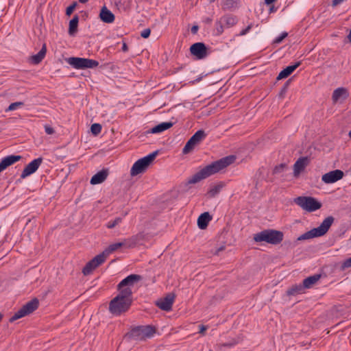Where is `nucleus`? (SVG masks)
Returning a JSON list of instances; mask_svg holds the SVG:
<instances>
[{
	"label": "nucleus",
	"mask_w": 351,
	"mask_h": 351,
	"mask_svg": "<svg viewBox=\"0 0 351 351\" xmlns=\"http://www.w3.org/2000/svg\"><path fill=\"white\" fill-rule=\"evenodd\" d=\"M289 81H287L283 86V87L282 88V90H281V94L284 93L286 92L287 90V86L289 85Z\"/></svg>",
	"instance_id": "obj_46"
},
{
	"label": "nucleus",
	"mask_w": 351,
	"mask_h": 351,
	"mask_svg": "<svg viewBox=\"0 0 351 351\" xmlns=\"http://www.w3.org/2000/svg\"><path fill=\"white\" fill-rule=\"evenodd\" d=\"M143 279V277L138 274H130L123 279L117 285V290L121 291L125 289L132 290L131 287L135 283L138 282Z\"/></svg>",
	"instance_id": "obj_11"
},
{
	"label": "nucleus",
	"mask_w": 351,
	"mask_h": 351,
	"mask_svg": "<svg viewBox=\"0 0 351 351\" xmlns=\"http://www.w3.org/2000/svg\"><path fill=\"white\" fill-rule=\"evenodd\" d=\"M206 137V134L203 130H197L186 142L182 149V153L184 154L190 153L195 147L199 145Z\"/></svg>",
	"instance_id": "obj_10"
},
{
	"label": "nucleus",
	"mask_w": 351,
	"mask_h": 351,
	"mask_svg": "<svg viewBox=\"0 0 351 351\" xmlns=\"http://www.w3.org/2000/svg\"><path fill=\"white\" fill-rule=\"evenodd\" d=\"M223 249H224V247H220V248L218 250V251H221V250H223Z\"/></svg>",
	"instance_id": "obj_51"
},
{
	"label": "nucleus",
	"mask_w": 351,
	"mask_h": 351,
	"mask_svg": "<svg viewBox=\"0 0 351 351\" xmlns=\"http://www.w3.org/2000/svg\"><path fill=\"white\" fill-rule=\"evenodd\" d=\"M88 0H79V1L81 3H86L88 2Z\"/></svg>",
	"instance_id": "obj_50"
},
{
	"label": "nucleus",
	"mask_w": 351,
	"mask_h": 351,
	"mask_svg": "<svg viewBox=\"0 0 351 351\" xmlns=\"http://www.w3.org/2000/svg\"><path fill=\"white\" fill-rule=\"evenodd\" d=\"M99 19L101 21L106 23H112L114 21V14L108 10L105 5L103 6L100 10Z\"/></svg>",
	"instance_id": "obj_20"
},
{
	"label": "nucleus",
	"mask_w": 351,
	"mask_h": 351,
	"mask_svg": "<svg viewBox=\"0 0 351 351\" xmlns=\"http://www.w3.org/2000/svg\"><path fill=\"white\" fill-rule=\"evenodd\" d=\"M221 6L223 10H232L237 7V2L236 0H222Z\"/></svg>",
	"instance_id": "obj_33"
},
{
	"label": "nucleus",
	"mask_w": 351,
	"mask_h": 351,
	"mask_svg": "<svg viewBox=\"0 0 351 351\" xmlns=\"http://www.w3.org/2000/svg\"><path fill=\"white\" fill-rule=\"evenodd\" d=\"M282 232L273 229L264 230L254 235V240L256 242L265 241L272 245H278L283 240Z\"/></svg>",
	"instance_id": "obj_3"
},
{
	"label": "nucleus",
	"mask_w": 351,
	"mask_h": 351,
	"mask_svg": "<svg viewBox=\"0 0 351 351\" xmlns=\"http://www.w3.org/2000/svg\"><path fill=\"white\" fill-rule=\"evenodd\" d=\"M238 22V19L236 16L232 14H226L220 18V19L215 23V29L217 35H221L224 30V28H230L235 25Z\"/></svg>",
	"instance_id": "obj_9"
},
{
	"label": "nucleus",
	"mask_w": 351,
	"mask_h": 351,
	"mask_svg": "<svg viewBox=\"0 0 351 351\" xmlns=\"http://www.w3.org/2000/svg\"><path fill=\"white\" fill-rule=\"evenodd\" d=\"M173 125V123L169 121V122H162L152 128L148 132L152 134H157L162 132L170 128H171Z\"/></svg>",
	"instance_id": "obj_25"
},
{
	"label": "nucleus",
	"mask_w": 351,
	"mask_h": 351,
	"mask_svg": "<svg viewBox=\"0 0 351 351\" xmlns=\"http://www.w3.org/2000/svg\"><path fill=\"white\" fill-rule=\"evenodd\" d=\"M235 159L236 157L234 156L230 155L213 162L211 164L206 165L189 178L187 182L188 184H196L201 180L219 172L232 164L235 161Z\"/></svg>",
	"instance_id": "obj_1"
},
{
	"label": "nucleus",
	"mask_w": 351,
	"mask_h": 351,
	"mask_svg": "<svg viewBox=\"0 0 351 351\" xmlns=\"http://www.w3.org/2000/svg\"><path fill=\"white\" fill-rule=\"evenodd\" d=\"M122 51L123 52H126V51H128V45H127V44L125 43H123Z\"/></svg>",
	"instance_id": "obj_47"
},
{
	"label": "nucleus",
	"mask_w": 351,
	"mask_h": 351,
	"mask_svg": "<svg viewBox=\"0 0 351 351\" xmlns=\"http://www.w3.org/2000/svg\"><path fill=\"white\" fill-rule=\"evenodd\" d=\"M124 245L123 242L115 243L110 245L102 253L100 254L104 255V258L106 260V257L113 252L118 250L119 247Z\"/></svg>",
	"instance_id": "obj_29"
},
{
	"label": "nucleus",
	"mask_w": 351,
	"mask_h": 351,
	"mask_svg": "<svg viewBox=\"0 0 351 351\" xmlns=\"http://www.w3.org/2000/svg\"><path fill=\"white\" fill-rule=\"evenodd\" d=\"M23 106H24V103L22 101H16V102L12 103L11 104H10L8 108L7 109H5V112L15 110L18 108L22 107Z\"/></svg>",
	"instance_id": "obj_36"
},
{
	"label": "nucleus",
	"mask_w": 351,
	"mask_h": 351,
	"mask_svg": "<svg viewBox=\"0 0 351 351\" xmlns=\"http://www.w3.org/2000/svg\"><path fill=\"white\" fill-rule=\"evenodd\" d=\"M223 187V185L221 184H216L214 186H212L210 189L207 192V195L208 197L212 198L215 197L217 194L219 193L221 189Z\"/></svg>",
	"instance_id": "obj_32"
},
{
	"label": "nucleus",
	"mask_w": 351,
	"mask_h": 351,
	"mask_svg": "<svg viewBox=\"0 0 351 351\" xmlns=\"http://www.w3.org/2000/svg\"><path fill=\"white\" fill-rule=\"evenodd\" d=\"M191 53L197 59L202 60L208 56V49L204 43H195L190 47Z\"/></svg>",
	"instance_id": "obj_12"
},
{
	"label": "nucleus",
	"mask_w": 351,
	"mask_h": 351,
	"mask_svg": "<svg viewBox=\"0 0 351 351\" xmlns=\"http://www.w3.org/2000/svg\"><path fill=\"white\" fill-rule=\"evenodd\" d=\"M276 0H265V3L267 4V5H270L271 3H273L274 2H275Z\"/></svg>",
	"instance_id": "obj_48"
},
{
	"label": "nucleus",
	"mask_w": 351,
	"mask_h": 351,
	"mask_svg": "<svg viewBox=\"0 0 351 351\" xmlns=\"http://www.w3.org/2000/svg\"><path fill=\"white\" fill-rule=\"evenodd\" d=\"M45 131L47 134L51 135L55 133L54 129L49 125H45Z\"/></svg>",
	"instance_id": "obj_42"
},
{
	"label": "nucleus",
	"mask_w": 351,
	"mask_h": 351,
	"mask_svg": "<svg viewBox=\"0 0 351 351\" xmlns=\"http://www.w3.org/2000/svg\"><path fill=\"white\" fill-rule=\"evenodd\" d=\"M76 5H77V3L76 2H73L71 5L67 7L66 10V14L67 16H70L73 13V12L75 10Z\"/></svg>",
	"instance_id": "obj_38"
},
{
	"label": "nucleus",
	"mask_w": 351,
	"mask_h": 351,
	"mask_svg": "<svg viewBox=\"0 0 351 351\" xmlns=\"http://www.w3.org/2000/svg\"><path fill=\"white\" fill-rule=\"evenodd\" d=\"M39 305V301L37 298H34L24 304L19 309L10 319V322H13L21 317L28 315L36 311Z\"/></svg>",
	"instance_id": "obj_8"
},
{
	"label": "nucleus",
	"mask_w": 351,
	"mask_h": 351,
	"mask_svg": "<svg viewBox=\"0 0 351 351\" xmlns=\"http://www.w3.org/2000/svg\"><path fill=\"white\" fill-rule=\"evenodd\" d=\"M208 327L204 325H200L199 326V332L202 335L204 334V332L207 330Z\"/></svg>",
	"instance_id": "obj_44"
},
{
	"label": "nucleus",
	"mask_w": 351,
	"mask_h": 351,
	"mask_svg": "<svg viewBox=\"0 0 351 351\" xmlns=\"http://www.w3.org/2000/svg\"><path fill=\"white\" fill-rule=\"evenodd\" d=\"M19 155H9L2 158L0 162V173L6 169L8 167L12 165L21 159Z\"/></svg>",
	"instance_id": "obj_17"
},
{
	"label": "nucleus",
	"mask_w": 351,
	"mask_h": 351,
	"mask_svg": "<svg viewBox=\"0 0 351 351\" xmlns=\"http://www.w3.org/2000/svg\"><path fill=\"white\" fill-rule=\"evenodd\" d=\"M252 27H253L252 23L249 24L245 29H242L240 32V33L238 34V36H242L247 34L250 31V29L252 28Z\"/></svg>",
	"instance_id": "obj_40"
},
{
	"label": "nucleus",
	"mask_w": 351,
	"mask_h": 351,
	"mask_svg": "<svg viewBox=\"0 0 351 351\" xmlns=\"http://www.w3.org/2000/svg\"><path fill=\"white\" fill-rule=\"evenodd\" d=\"M301 62H297L293 65L287 66L282 70L277 77V80H280L289 77L300 65Z\"/></svg>",
	"instance_id": "obj_22"
},
{
	"label": "nucleus",
	"mask_w": 351,
	"mask_h": 351,
	"mask_svg": "<svg viewBox=\"0 0 351 351\" xmlns=\"http://www.w3.org/2000/svg\"><path fill=\"white\" fill-rule=\"evenodd\" d=\"M343 175L344 173L341 170L336 169L324 174L322 180L326 184H331L341 180Z\"/></svg>",
	"instance_id": "obj_16"
},
{
	"label": "nucleus",
	"mask_w": 351,
	"mask_h": 351,
	"mask_svg": "<svg viewBox=\"0 0 351 351\" xmlns=\"http://www.w3.org/2000/svg\"><path fill=\"white\" fill-rule=\"evenodd\" d=\"M47 53L46 44H44L40 51L30 57V62L34 64H38L45 57Z\"/></svg>",
	"instance_id": "obj_24"
},
{
	"label": "nucleus",
	"mask_w": 351,
	"mask_h": 351,
	"mask_svg": "<svg viewBox=\"0 0 351 351\" xmlns=\"http://www.w3.org/2000/svg\"><path fill=\"white\" fill-rule=\"evenodd\" d=\"M288 34L287 32H282L280 36L276 37L274 40V43H280L287 36Z\"/></svg>",
	"instance_id": "obj_39"
},
{
	"label": "nucleus",
	"mask_w": 351,
	"mask_h": 351,
	"mask_svg": "<svg viewBox=\"0 0 351 351\" xmlns=\"http://www.w3.org/2000/svg\"><path fill=\"white\" fill-rule=\"evenodd\" d=\"M335 218L332 216H328L324 219L320 226L315 228L319 237L324 235L333 223Z\"/></svg>",
	"instance_id": "obj_18"
},
{
	"label": "nucleus",
	"mask_w": 351,
	"mask_h": 351,
	"mask_svg": "<svg viewBox=\"0 0 351 351\" xmlns=\"http://www.w3.org/2000/svg\"><path fill=\"white\" fill-rule=\"evenodd\" d=\"M320 277L321 276L319 274H315L304 279L302 285L304 289H309L312 287L313 285H314L319 280Z\"/></svg>",
	"instance_id": "obj_28"
},
{
	"label": "nucleus",
	"mask_w": 351,
	"mask_h": 351,
	"mask_svg": "<svg viewBox=\"0 0 351 351\" xmlns=\"http://www.w3.org/2000/svg\"><path fill=\"white\" fill-rule=\"evenodd\" d=\"M79 17L75 14L69 21L68 33L70 36H74L77 32Z\"/></svg>",
	"instance_id": "obj_27"
},
{
	"label": "nucleus",
	"mask_w": 351,
	"mask_h": 351,
	"mask_svg": "<svg viewBox=\"0 0 351 351\" xmlns=\"http://www.w3.org/2000/svg\"><path fill=\"white\" fill-rule=\"evenodd\" d=\"M157 154L158 152L156 151L136 161L131 168V176H135L145 171Z\"/></svg>",
	"instance_id": "obj_5"
},
{
	"label": "nucleus",
	"mask_w": 351,
	"mask_h": 351,
	"mask_svg": "<svg viewBox=\"0 0 351 351\" xmlns=\"http://www.w3.org/2000/svg\"><path fill=\"white\" fill-rule=\"evenodd\" d=\"M174 299V294L169 293L164 298L156 301V305L162 311H169L172 308Z\"/></svg>",
	"instance_id": "obj_15"
},
{
	"label": "nucleus",
	"mask_w": 351,
	"mask_h": 351,
	"mask_svg": "<svg viewBox=\"0 0 351 351\" xmlns=\"http://www.w3.org/2000/svg\"><path fill=\"white\" fill-rule=\"evenodd\" d=\"M348 267H351V257L344 261L341 266L342 270Z\"/></svg>",
	"instance_id": "obj_41"
},
{
	"label": "nucleus",
	"mask_w": 351,
	"mask_h": 351,
	"mask_svg": "<svg viewBox=\"0 0 351 351\" xmlns=\"http://www.w3.org/2000/svg\"><path fill=\"white\" fill-rule=\"evenodd\" d=\"M156 332V328L152 326H138L132 328L126 337L132 340L143 341L152 337Z\"/></svg>",
	"instance_id": "obj_4"
},
{
	"label": "nucleus",
	"mask_w": 351,
	"mask_h": 351,
	"mask_svg": "<svg viewBox=\"0 0 351 351\" xmlns=\"http://www.w3.org/2000/svg\"><path fill=\"white\" fill-rule=\"evenodd\" d=\"M350 138H351V130L349 132V134H348Z\"/></svg>",
	"instance_id": "obj_52"
},
{
	"label": "nucleus",
	"mask_w": 351,
	"mask_h": 351,
	"mask_svg": "<svg viewBox=\"0 0 351 351\" xmlns=\"http://www.w3.org/2000/svg\"><path fill=\"white\" fill-rule=\"evenodd\" d=\"M105 261L103 254H99L95 256L92 260L88 261L82 269V273L84 276H88L98 266L101 265Z\"/></svg>",
	"instance_id": "obj_13"
},
{
	"label": "nucleus",
	"mask_w": 351,
	"mask_h": 351,
	"mask_svg": "<svg viewBox=\"0 0 351 351\" xmlns=\"http://www.w3.org/2000/svg\"><path fill=\"white\" fill-rule=\"evenodd\" d=\"M198 29H199V27L197 25H193L192 27H191V33L193 34H197V31H198Z\"/></svg>",
	"instance_id": "obj_45"
},
{
	"label": "nucleus",
	"mask_w": 351,
	"mask_h": 351,
	"mask_svg": "<svg viewBox=\"0 0 351 351\" xmlns=\"http://www.w3.org/2000/svg\"><path fill=\"white\" fill-rule=\"evenodd\" d=\"M309 161L310 160L307 156L298 158L293 165L294 176H298L302 171H303L308 165Z\"/></svg>",
	"instance_id": "obj_19"
},
{
	"label": "nucleus",
	"mask_w": 351,
	"mask_h": 351,
	"mask_svg": "<svg viewBox=\"0 0 351 351\" xmlns=\"http://www.w3.org/2000/svg\"><path fill=\"white\" fill-rule=\"evenodd\" d=\"M294 203L307 212H313L322 207V204L315 197L299 196L294 199Z\"/></svg>",
	"instance_id": "obj_6"
},
{
	"label": "nucleus",
	"mask_w": 351,
	"mask_h": 351,
	"mask_svg": "<svg viewBox=\"0 0 351 351\" xmlns=\"http://www.w3.org/2000/svg\"><path fill=\"white\" fill-rule=\"evenodd\" d=\"M150 33H151V30L149 28H147V29H143L141 33V36L144 38H147L150 35Z\"/></svg>",
	"instance_id": "obj_43"
},
{
	"label": "nucleus",
	"mask_w": 351,
	"mask_h": 351,
	"mask_svg": "<svg viewBox=\"0 0 351 351\" xmlns=\"http://www.w3.org/2000/svg\"><path fill=\"white\" fill-rule=\"evenodd\" d=\"M287 169V165L285 163H281L274 167L273 170L274 174H280L284 172Z\"/></svg>",
	"instance_id": "obj_34"
},
{
	"label": "nucleus",
	"mask_w": 351,
	"mask_h": 351,
	"mask_svg": "<svg viewBox=\"0 0 351 351\" xmlns=\"http://www.w3.org/2000/svg\"><path fill=\"white\" fill-rule=\"evenodd\" d=\"M348 38L349 41L351 43V29H350V32L349 34L348 35Z\"/></svg>",
	"instance_id": "obj_49"
},
{
	"label": "nucleus",
	"mask_w": 351,
	"mask_h": 351,
	"mask_svg": "<svg viewBox=\"0 0 351 351\" xmlns=\"http://www.w3.org/2000/svg\"><path fill=\"white\" fill-rule=\"evenodd\" d=\"M304 289V287L302 284L295 285L287 291V294L288 295H295L297 294L302 293Z\"/></svg>",
	"instance_id": "obj_31"
},
{
	"label": "nucleus",
	"mask_w": 351,
	"mask_h": 351,
	"mask_svg": "<svg viewBox=\"0 0 351 351\" xmlns=\"http://www.w3.org/2000/svg\"><path fill=\"white\" fill-rule=\"evenodd\" d=\"M43 162V158L40 157L30 162L23 170L21 178L25 179L27 176L35 173Z\"/></svg>",
	"instance_id": "obj_14"
},
{
	"label": "nucleus",
	"mask_w": 351,
	"mask_h": 351,
	"mask_svg": "<svg viewBox=\"0 0 351 351\" xmlns=\"http://www.w3.org/2000/svg\"><path fill=\"white\" fill-rule=\"evenodd\" d=\"M348 96V91L344 88H338L335 89L332 95L333 102H337L341 98L346 99Z\"/></svg>",
	"instance_id": "obj_26"
},
{
	"label": "nucleus",
	"mask_w": 351,
	"mask_h": 351,
	"mask_svg": "<svg viewBox=\"0 0 351 351\" xmlns=\"http://www.w3.org/2000/svg\"><path fill=\"white\" fill-rule=\"evenodd\" d=\"M108 176V169H103L95 173L90 179V183L93 185L102 183Z\"/></svg>",
	"instance_id": "obj_21"
},
{
	"label": "nucleus",
	"mask_w": 351,
	"mask_h": 351,
	"mask_svg": "<svg viewBox=\"0 0 351 351\" xmlns=\"http://www.w3.org/2000/svg\"><path fill=\"white\" fill-rule=\"evenodd\" d=\"M132 300V291L125 289L110 302L109 311L114 315H120L128 311Z\"/></svg>",
	"instance_id": "obj_2"
},
{
	"label": "nucleus",
	"mask_w": 351,
	"mask_h": 351,
	"mask_svg": "<svg viewBox=\"0 0 351 351\" xmlns=\"http://www.w3.org/2000/svg\"><path fill=\"white\" fill-rule=\"evenodd\" d=\"M212 216L208 212L201 214L197 219V226L199 229L204 230L207 228Z\"/></svg>",
	"instance_id": "obj_23"
},
{
	"label": "nucleus",
	"mask_w": 351,
	"mask_h": 351,
	"mask_svg": "<svg viewBox=\"0 0 351 351\" xmlns=\"http://www.w3.org/2000/svg\"><path fill=\"white\" fill-rule=\"evenodd\" d=\"M122 221V217H118L113 220H110L108 222L106 226L108 228L112 229L116 226L119 224Z\"/></svg>",
	"instance_id": "obj_35"
},
{
	"label": "nucleus",
	"mask_w": 351,
	"mask_h": 351,
	"mask_svg": "<svg viewBox=\"0 0 351 351\" xmlns=\"http://www.w3.org/2000/svg\"><path fill=\"white\" fill-rule=\"evenodd\" d=\"M319 234L315 230V228H313L311 230L306 232L305 233L300 235L298 238V241H303V240H307L311 239L315 237H319Z\"/></svg>",
	"instance_id": "obj_30"
},
{
	"label": "nucleus",
	"mask_w": 351,
	"mask_h": 351,
	"mask_svg": "<svg viewBox=\"0 0 351 351\" xmlns=\"http://www.w3.org/2000/svg\"><path fill=\"white\" fill-rule=\"evenodd\" d=\"M66 61L76 69H93L99 65L98 61L84 58L70 57Z\"/></svg>",
	"instance_id": "obj_7"
},
{
	"label": "nucleus",
	"mask_w": 351,
	"mask_h": 351,
	"mask_svg": "<svg viewBox=\"0 0 351 351\" xmlns=\"http://www.w3.org/2000/svg\"><path fill=\"white\" fill-rule=\"evenodd\" d=\"M90 131L95 136L98 135L101 131V125L99 123H93L91 125Z\"/></svg>",
	"instance_id": "obj_37"
}]
</instances>
